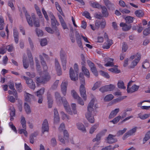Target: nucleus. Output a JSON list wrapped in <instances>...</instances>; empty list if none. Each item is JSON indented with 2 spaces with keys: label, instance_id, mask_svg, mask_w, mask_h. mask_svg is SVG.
Segmentation results:
<instances>
[{
  "label": "nucleus",
  "instance_id": "1",
  "mask_svg": "<svg viewBox=\"0 0 150 150\" xmlns=\"http://www.w3.org/2000/svg\"><path fill=\"white\" fill-rule=\"evenodd\" d=\"M95 100L92 99L88 104L87 107V112L86 113V118L91 123H93L94 122V118L92 115V112L93 111L94 105Z\"/></svg>",
  "mask_w": 150,
  "mask_h": 150
},
{
  "label": "nucleus",
  "instance_id": "2",
  "mask_svg": "<svg viewBox=\"0 0 150 150\" xmlns=\"http://www.w3.org/2000/svg\"><path fill=\"white\" fill-rule=\"evenodd\" d=\"M23 9L24 11V12L25 14L27 20L29 25L30 26H33V20L35 26L36 27H39L40 26L39 21L38 20H36L35 14L33 13L31 14V18L30 15L25 10V8L23 7Z\"/></svg>",
  "mask_w": 150,
  "mask_h": 150
},
{
  "label": "nucleus",
  "instance_id": "3",
  "mask_svg": "<svg viewBox=\"0 0 150 150\" xmlns=\"http://www.w3.org/2000/svg\"><path fill=\"white\" fill-rule=\"evenodd\" d=\"M54 96L55 101L57 104L60 105L62 101L65 109L67 111L68 108H69V105L66 98L64 97H61L60 94L58 92H55Z\"/></svg>",
  "mask_w": 150,
  "mask_h": 150
},
{
  "label": "nucleus",
  "instance_id": "4",
  "mask_svg": "<svg viewBox=\"0 0 150 150\" xmlns=\"http://www.w3.org/2000/svg\"><path fill=\"white\" fill-rule=\"evenodd\" d=\"M20 123L23 128L19 129V133L20 134H23L26 137L28 136V132L26 131V121L25 118L23 116L21 117Z\"/></svg>",
  "mask_w": 150,
  "mask_h": 150
},
{
  "label": "nucleus",
  "instance_id": "5",
  "mask_svg": "<svg viewBox=\"0 0 150 150\" xmlns=\"http://www.w3.org/2000/svg\"><path fill=\"white\" fill-rule=\"evenodd\" d=\"M135 58V59L132 62L131 67V68H133L139 62L141 58V54L139 53H137L136 54L132 56L130 59H133Z\"/></svg>",
  "mask_w": 150,
  "mask_h": 150
},
{
  "label": "nucleus",
  "instance_id": "6",
  "mask_svg": "<svg viewBox=\"0 0 150 150\" xmlns=\"http://www.w3.org/2000/svg\"><path fill=\"white\" fill-rule=\"evenodd\" d=\"M132 82V81H130L127 86V91L128 93H132L137 91L139 88V86L136 84L133 85L131 88H129V86Z\"/></svg>",
  "mask_w": 150,
  "mask_h": 150
},
{
  "label": "nucleus",
  "instance_id": "7",
  "mask_svg": "<svg viewBox=\"0 0 150 150\" xmlns=\"http://www.w3.org/2000/svg\"><path fill=\"white\" fill-rule=\"evenodd\" d=\"M137 127H134L131 129L129 130L122 137V139L125 140L129 136L132 135H134L135 134Z\"/></svg>",
  "mask_w": 150,
  "mask_h": 150
},
{
  "label": "nucleus",
  "instance_id": "8",
  "mask_svg": "<svg viewBox=\"0 0 150 150\" xmlns=\"http://www.w3.org/2000/svg\"><path fill=\"white\" fill-rule=\"evenodd\" d=\"M21 78L25 80L26 83L31 89H35V84L32 79L24 76H22Z\"/></svg>",
  "mask_w": 150,
  "mask_h": 150
},
{
  "label": "nucleus",
  "instance_id": "9",
  "mask_svg": "<svg viewBox=\"0 0 150 150\" xmlns=\"http://www.w3.org/2000/svg\"><path fill=\"white\" fill-rule=\"evenodd\" d=\"M60 58L63 66V70H65L66 69L67 56L65 53H61L60 54Z\"/></svg>",
  "mask_w": 150,
  "mask_h": 150
},
{
  "label": "nucleus",
  "instance_id": "10",
  "mask_svg": "<svg viewBox=\"0 0 150 150\" xmlns=\"http://www.w3.org/2000/svg\"><path fill=\"white\" fill-rule=\"evenodd\" d=\"M43 57L45 58H47V56L44 53L42 54V55H40V58L41 60V62L42 66L44 71H46L48 69V67L45 62L43 60Z\"/></svg>",
  "mask_w": 150,
  "mask_h": 150
},
{
  "label": "nucleus",
  "instance_id": "11",
  "mask_svg": "<svg viewBox=\"0 0 150 150\" xmlns=\"http://www.w3.org/2000/svg\"><path fill=\"white\" fill-rule=\"evenodd\" d=\"M49 129V126L47 120L45 119L42 124V131L43 133L45 132H48Z\"/></svg>",
  "mask_w": 150,
  "mask_h": 150
},
{
  "label": "nucleus",
  "instance_id": "12",
  "mask_svg": "<svg viewBox=\"0 0 150 150\" xmlns=\"http://www.w3.org/2000/svg\"><path fill=\"white\" fill-rule=\"evenodd\" d=\"M79 91L80 95L84 100H86L87 99V96L86 94V91L84 87V85L81 84L80 87Z\"/></svg>",
  "mask_w": 150,
  "mask_h": 150
},
{
  "label": "nucleus",
  "instance_id": "13",
  "mask_svg": "<svg viewBox=\"0 0 150 150\" xmlns=\"http://www.w3.org/2000/svg\"><path fill=\"white\" fill-rule=\"evenodd\" d=\"M42 79V78L41 77L37 78V83H45L49 81L50 79V77L48 74L46 73L45 75L43 77V79L40 80V79Z\"/></svg>",
  "mask_w": 150,
  "mask_h": 150
},
{
  "label": "nucleus",
  "instance_id": "14",
  "mask_svg": "<svg viewBox=\"0 0 150 150\" xmlns=\"http://www.w3.org/2000/svg\"><path fill=\"white\" fill-rule=\"evenodd\" d=\"M64 138H63L60 135H59L58 137L59 140L62 143L64 144L65 143V141L67 140L69 138V134L67 131L66 130L64 131Z\"/></svg>",
  "mask_w": 150,
  "mask_h": 150
},
{
  "label": "nucleus",
  "instance_id": "15",
  "mask_svg": "<svg viewBox=\"0 0 150 150\" xmlns=\"http://www.w3.org/2000/svg\"><path fill=\"white\" fill-rule=\"evenodd\" d=\"M69 108H68L67 111L65 109L66 111L70 114L72 115L74 114V115L76 114H77V110L76 109V105L75 103H72L71 104V107L72 110V112L70 111V110L69 108Z\"/></svg>",
  "mask_w": 150,
  "mask_h": 150
},
{
  "label": "nucleus",
  "instance_id": "16",
  "mask_svg": "<svg viewBox=\"0 0 150 150\" xmlns=\"http://www.w3.org/2000/svg\"><path fill=\"white\" fill-rule=\"evenodd\" d=\"M78 75H76V72L74 73L72 68H70L69 70V75L71 79L73 81H75L78 79Z\"/></svg>",
  "mask_w": 150,
  "mask_h": 150
},
{
  "label": "nucleus",
  "instance_id": "17",
  "mask_svg": "<svg viewBox=\"0 0 150 150\" xmlns=\"http://www.w3.org/2000/svg\"><path fill=\"white\" fill-rule=\"evenodd\" d=\"M67 83L66 82H63L61 85V90L63 94L65 96L67 93Z\"/></svg>",
  "mask_w": 150,
  "mask_h": 150
},
{
  "label": "nucleus",
  "instance_id": "18",
  "mask_svg": "<svg viewBox=\"0 0 150 150\" xmlns=\"http://www.w3.org/2000/svg\"><path fill=\"white\" fill-rule=\"evenodd\" d=\"M47 99L48 100V108H51L52 107L53 100L51 95L49 93H47Z\"/></svg>",
  "mask_w": 150,
  "mask_h": 150
},
{
  "label": "nucleus",
  "instance_id": "19",
  "mask_svg": "<svg viewBox=\"0 0 150 150\" xmlns=\"http://www.w3.org/2000/svg\"><path fill=\"white\" fill-rule=\"evenodd\" d=\"M112 44V40L108 39L103 44V49H108L110 47V46Z\"/></svg>",
  "mask_w": 150,
  "mask_h": 150
},
{
  "label": "nucleus",
  "instance_id": "20",
  "mask_svg": "<svg viewBox=\"0 0 150 150\" xmlns=\"http://www.w3.org/2000/svg\"><path fill=\"white\" fill-rule=\"evenodd\" d=\"M54 122L55 123H58L59 121V117L57 110L56 108L54 109Z\"/></svg>",
  "mask_w": 150,
  "mask_h": 150
},
{
  "label": "nucleus",
  "instance_id": "21",
  "mask_svg": "<svg viewBox=\"0 0 150 150\" xmlns=\"http://www.w3.org/2000/svg\"><path fill=\"white\" fill-rule=\"evenodd\" d=\"M105 62L106 63L105 64L106 67H111L114 65V59L110 58H107L105 59Z\"/></svg>",
  "mask_w": 150,
  "mask_h": 150
},
{
  "label": "nucleus",
  "instance_id": "22",
  "mask_svg": "<svg viewBox=\"0 0 150 150\" xmlns=\"http://www.w3.org/2000/svg\"><path fill=\"white\" fill-rule=\"evenodd\" d=\"M115 136L109 134L107 138V142L109 144H112L115 142L117 141L116 139L115 138Z\"/></svg>",
  "mask_w": 150,
  "mask_h": 150
},
{
  "label": "nucleus",
  "instance_id": "23",
  "mask_svg": "<svg viewBox=\"0 0 150 150\" xmlns=\"http://www.w3.org/2000/svg\"><path fill=\"white\" fill-rule=\"evenodd\" d=\"M51 23L52 27L53 28L56 27L57 26L59 25V23L57 22L55 17L52 14L51 17Z\"/></svg>",
  "mask_w": 150,
  "mask_h": 150
},
{
  "label": "nucleus",
  "instance_id": "24",
  "mask_svg": "<svg viewBox=\"0 0 150 150\" xmlns=\"http://www.w3.org/2000/svg\"><path fill=\"white\" fill-rule=\"evenodd\" d=\"M24 96L25 97V100L27 102H29L34 98V96L28 93H25Z\"/></svg>",
  "mask_w": 150,
  "mask_h": 150
},
{
  "label": "nucleus",
  "instance_id": "25",
  "mask_svg": "<svg viewBox=\"0 0 150 150\" xmlns=\"http://www.w3.org/2000/svg\"><path fill=\"white\" fill-rule=\"evenodd\" d=\"M76 126L78 129L81 131L83 132H86V129L84 125L82 123L78 122L76 124Z\"/></svg>",
  "mask_w": 150,
  "mask_h": 150
},
{
  "label": "nucleus",
  "instance_id": "26",
  "mask_svg": "<svg viewBox=\"0 0 150 150\" xmlns=\"http://www.w3.org/2000/svg\"><path fill=\"white\" fill-rule=\"evenodd\" d=\"M10 120L11 121H12L14 120V117L16 115L15 110L13 107H11L10 108Z\"/></svg>",
  "mask_w": 150,
  "mask_h": 150
},
{
  "label": "nucleus",
  "instance_id": "27",
  "mask_svg": "<svg viewBox=\"0 0 150 150\" xmlns=\"http://www.w3.org/2000/svg\"><path fill=\"white\" fill-rule=\"evenodd\" d=\"M81 70L83 72L84 75L88 78H89L90 77V74L88 70L85 67L84 65H83L82 66Z\"/></svg>",
  "mask_w": 150,
  "mask_h": 150
},
{
  "label": "nucleus",
  "instance_id": "28",
  "mask_svg": "<svg viewBox=\"0 0 150 150\" xmlns=\"http://www.w3.org/2000/svg\"><path fill=\"white\" fill-rule=\"evenodd\" d=\"M13 36L15 43L16 44L18 43L19 40V34L16 28L13 29Z\"/></svg>",
  "mask_w": 150,
  "mask_h": 150
},
{
  "label": "nucleus",
  "instance_id": "29",
  "mask_svg": "<svg viewBox=\"0 0 150 150\" xmlns=\"http://www.w3.org/2000/svg\"><path fill=\"white\" fill-rule=\"evenodd\" d=\"M120 26L122 27V30L125 31H127L129 30L131 28V25H127L125 23H121L120 24Z\"/></svg>",
  "mask_w": 150,
  "mask_h": 150
},
{
  "label": "nucleus",
  "instance_id": "30",
  "mask_svg": "<svg viewBox=\"0 0 150 150\" xmlns=\"http://www.w3.org/2000/svg\"><path fill=\"white\" fill-rule=\"evenodd\" d=\"M119 111V108H117L112 110L110 113L109 116V118L112 119L115 117Z\"/></svg>",
  "mask_w": 150,
  "mask_h": 150
},
{
  "label": "nucleus",
  "instance_id": "31",
  "mask_svg": "<svg viewBox=\"0 0 150 150\" xmlns=\"http://www.w3.org/2000/svg\"><path fill=\"white\" fill-rule=\"evenodd\" d=\"M98 127L99 124H96L92 126L89 129V133L91 134L93 133Z\"/></svg>",
  "mask_w": 150,
  "mask_h": 150
},
{
  "label": "nucleus",
  "instance_id": "32",
  "mask_svg": "<svg viewBox=\"0 0 150 150\" xmlns=\"http://www.w3.org/2000/svg\"><path fill=\"white\" fill-rule=\"evenodd\" d=\"M106 23L105 20H103L101 22L99 21H96L95 23V25L96 26H99L100 25L102 28H104L105 26Z\"/></svg>",
  "mask_w": 150,
  "mask_h": 150
},
{
  "label": "nucleus",
  "instance_id": "33",
  "mask_svg": "<svg viewBox=\"0 0 150 150\" xmlns=\"http://www.w3.org/2000/svg\"><path fill=\"white\" fill-rule=\"evenodd\" d=\"M104 134L103 132H100L96 136V138L93 139V142L99 141L100 140L101 137L104 135Z\"/></svg>",
  "mask_w": 150,
  "mask_h": 150
},
{
  "label": "nucleus",
  "instance_id": "34",
  "mask_svg": "<svg viewBox=\"0 0 150 150\" xmlns=\"http://www.w3.org/2000/svg\"><path fill=\"white\" fill-rule=\"evenodd\" d=\"M115 68H110L108 69V71L112 73H115L116 74L119 73L120 72V71L119 70L117 67H118V66L117 65H115L113 66Z\"/></svg>",
  "mask_w": 150,
  "mask_h": 150
},
{
  "label": "nucleus",
  "instance_id": "35",
  "mask_svg": "<svg viewBox=\"0 0 150 150\" xmlns=\"http://www.w3.org/2000/svg\"><path fill=\"white\" fill-rule=\"evenodd\" d=\"M150 116V114H142L140 113L138 114V117L140 119L144 120L148 118Z\"/></svg>",
  "mask_w": 150,
  "mask_h": 150
},
{
  "label": "nucleus",
  "instance_id": "36",
  "mask_svg": "<svg viewBox=\"0 0 150 150\" xmlns=\"http://www.w3.org/2000/svg\"><path fill=\"white\" fill-rule=\"evenodd\" d=\"M23 63L24 67L26 69L28 68L29 66V64L27 60L26 57L24 56L23 58Z\"/></svg>",
  "mask_w": 150,
  "mask_h": 150
},
{
  "label": "nucleus",
  "instance_id": "37",
  "mask_svg": "<svg viewBox=\"0 0 150 150\" xmlns=\"http://www.w3.org/2000/svg\"><path fill=\"white\" fill-rule=\"evenodd\" d=\"M102 9V13L104 17H107L108 15V13L106 8L104 6L101 7Z\"/></svg>",
  "mask_w": 150,
  "mask_h": 150
},
{
  "label": "nucleus",
  "instance_id": "38",
  "mask_svg": "<svg viewBox=\"0 0 150 150\" xmlns=\"http://www.w3.org/2000/svg\"><path fill=\"white\" fill-rule=\"evenodd\" d=\"M114 98V96L112 94H109L106 95L104 98L105 101H109L112 100Z\"/></svg>",
  "mask_w": 150,
  "mask_h": 150
},
{
  "label": "nucleus",
  "instance_id": "39",
  "mask_svg": "<svg viewBox=\"0 0 150 150\" xmlns=\"http://www.w3.org/2000/svg\"><path fill=\"white\" fill-rule=\"evenodd\" d=\"M118 87L120 88L125 89L126 87L124 86L123 82L121 80L119 81L117 83Z\"/></svg>",
  "mask_w": 150,
  "mask_h": 150
},
{
  "label": "nucleus",
  "instance_id": "40",
  "mask_svg": "<svg viewBox=\"0 0 150 150\" xmlns=\"http://www.w3.org/2000/svg\"><path fill=\"white\" fill-rule=\"evenodd\" d=\"M101 84V82L100 81H98L96 82L94 84L93 87L92 88V90L94 91L98 88L99 87Z\"/></svg>",
  "mask_w": 150,
  "mask_h": 150
},
{
  "label": "nucleus",
  "instance_id": "41",
  "mask_svg": "<svg viewBox=\"0 0 150 150\" xmlns=\"http://www.w3.org/2000/svg\"><path fill=\"white\" fill-rule=\"evenodd\" d=\"M34 6L36 11L37 12V13L38 15L39 16V17L40 18H42V15L39 7L36 4H35Z\"/></svg>",
  "mask_w": 150,
  "mask_h": 150
},
{
  "label": "nucleus",
  "instance_id": "42",
  "mask_svg": "<svg viewBox=\"0 0 150 150\" xmlns=\"http://www.w3.org/2000/svg\"><path fill=\"white\" fill-rule=\"evenodd\" d=\"M90 4L91 6L94 8H99L101 7L99 4L96 2L91 1L90 2Z\"/></svg>",
  "mask_w": 150,
  "mask_h": 150
},
{
  "label": "nucleus",
  "instance_id": "43",
  "mask_svg": "<svg viewBox=\"0 0 150 150\" xmlns=\"http://www.w3.org/2000/svg\"><path fill=\"white\" fill-rule=\"evenodd\" d=\"M71 94L73 97L76 100H77L79 98H80V97L76 92L74 90H72L71 91Z\"/></svg>",
  "mask_w": 150,
  "mask_h": 150
},
{
  "label": "nucleus",
  "instance_id": "44",
  "mask_svg": "<svg viewBox=\"0 0 150 150\" xmlns=\"http://www.w3.org/2000/svg\"><path fill=\"white\" fill-rule=\"evenodd\" d=\"M105 86L107 91H112L115 88V86L112 84H110L108 85H106Z\"/></svg>",
  "mask_w": 150,
  "mask_h": 150
},
{
  "label": "nucleus",
  "instance_id": "45",
  "mask_svg": "<svg viewBox=\"0 0 150 150\" xmlns=\"http://www.w3.org/2000/svg\"><path fill=\"white\" fill-rule=\"evenodd\" d=\"M135 14L137 16L139 17H142L144 15V13L141 10L136 11L135 12Z\"/></svg>",
  "mask_w": 150,
  "mask_h": 150
},
{
  "label": "nucleus",
  "instance_id": "46",
  "mask_svg": "<svg viewBox=\"0 0 150 150\" xmlns=\"http://www.w3.org/2000/svg\"><path fill=\"white\" fill-rule=\"evenodd\" d=\"M104 1L105 5L109 8L113 6V4L111 3L108 0H104Z\"/></svg>",
  "mask_w": 150,
  "mask_h": 150
},
{
  "label": "nucleus",
  "instance_id": "47",
  "mask_svg": "<svg viewBox=\"0 0 150 150\" xmlns=\"http://www.w3.org/2000/svg\"><path fill=\"white\" fill-rule=\"evenodd\" d=\"M134 18L131 16H128L125 18V20L127 23H130L133 22Z\"/></svg>",
  "mask_w": 150,
  "mask_h": 150
},
{
  "label": "nucleus",
  "instance_id": "48",
  "mask_svg": "<svg viewBox=\"0 0 150 150\" xmlns=\"http://www.w3.org/2000/svg\"><path fill=\"white\" fill-rule=\"evenodd\" d=\"M24 108L25 112L27 114H28L30 113L31 111L30 109V108L28 104L26 103H25Z\"/></svg>",
  "mask_w": 150,
  "mask_h": 150
},
{
  "label": "nucleus",
  "instance_id": "49",
  "mask_svg": "<svg viewBox=\"0 0 150 150\" xmlns=\"http://www.w3.org/2000/svg\"><path fill=\"white\" fill-rule=\"evenodd\" d=\"M100 74L104 77L107 79L110 78V76L108 73L103 71H100Z\"/></svg>",
  "mask_w": 150,
  "mask_h": 150
},
{
  "label": "nucleus",
  "instance_id": "50",
  "mask_svg": "<svg viewBox=\"0 0 150 150\" xmlns=\"http://www.w3.org/2000/svg\"><path fill=\"white\" fill-rule=\"evenodd\" d=\"M27 54L29 58L30 65H33V59L32 54L30 51H28Z\"/></svg>",
  "mask_w": 150,
  "mask_h": 150
},
{
  "label": "nucleus",
  "instance_id": "51",
  "mask_svg": "<svg viewBox=\"0 0 150 150\" xmlns=\"http://www.w3.org/2000/svg\"><path fill=\"white\" fill-rule=\"evenodd\" d=\"M45 89L42 88L40 90L37 91L36 92L37 96L38 97L42 96L44 92Z\"/></svg>",
  "mask_w": 150,
  "mask_h": 150
},
{
  "label": "nucleus",
  "instance_id": "52",
  "mask_svg": "<svg viewBox=\"0 0 150 150\" xmlns=\"http://www.w3.org/2000/svg\"><path fill=\"white\" fill-rule=\"evenodd\" d=\"M55 4L57 10L58 11H59L61 14H62V11L60 6L57 2H56Z\"/></svg>",
  "mask_w": 150,
  "mask_h": 150
},
{
  "label": "nucleus",
  "instance_id": "53",
  "mask_svg": "<svg viewBox=\"0 0 150 150\" xmlns=\"http://www.w3.org/2000/svg\"><path fill=\"white\" fill-rule=\"evenodd\" d=\"M127 97L126 96H123L114 99L113 100V103H116L119 102L121 100H123V99Z\"/></svg>",
  "mask_w": 150,
  "mask_h": 150
},
{
  "label": "nucleus",
  "instance_id": "54",
  "mask_svg": "<svg viewBox=\"0 0 150 150\" xmlns=\"http://www.w3.org/2000/svg\"><path fill=\"white\" fill-rule=\"evenodd\" d=\"M62 118L63 120L67 119L69 120L70 119V117L69 116H67L65 114L64 112H60Z\"/></svg>",
  "mask_w": 150,
  "mask_h": 150
},
{
  "label": "nucleus",
  "instance_id": "55",
  "mask_svg": "<svg viewBox=\"0 0 150 150\" xmlns=\"http://www.w3.org/2000/svg\"><path fill=\"white\" fill-rule=\"evenodd\" d=\"M150 138V131L147 132L145 135V137L143 139L144 143L147 141Z\"/></svg>",
  "mask_w": 150,
  "mask_h": 150
},
{
  "label": "nucleus",
  "instance_id": "56",
  "mask_svg": "<svg viewBox=\"0 0 150 150\" xmlns=\"http://www.w3.org/2000/svg\"><path fill=\"white\" fill-rule=\"evenodd\" d=\"M122 52H126L127 50L128 47L127 44L125 42H123L122 43Z\"/></svg>",
  "mask_w": 150,
  "mask_h": 150
},
{
  "label": "nucleus",
  "instance_id": "57",
  "mask_svg": "<svg viewBox=\"0 0 150 150\" xmlns=\"http://www.w3.org/2000/svg\"><path fill=\"white\" fill-rule=\"evenodd\" d=\"M13 91H12L10 90H9L8 91V93L9 95H13L16 99L18 98L17 93L16 91L15 90H13Z\"/></svg>",
  "mask_w": 150,
  "mask_h": 150
},
{
  "label": "nucleus",
  "instance_id": "58",
  "mask_svg": "<svg viewBox=\"0 0 150 150\" xmlns=\"http://www.w3.org/2000/svg\"><path fill=\"white\" fill-rule=\"evenodd\" d=\"M121 117L120 116H118L112 120L110 121V122H112L113 124H115L117 123L121 119Z\"/></svg>",
  "mask_w": 150,
  "mask_h": 150
},
{
  "label": "nucleus",
  "instance_id": "59",
  "mask_svg": "<svg viewBox=\"0 0 150 150\" xmlns=\"http://www.w3.org/2000/svg\"><path fill=\"white\" fill-rule=\"evenodd\" d=\"M47 40L45 38H44L40 40V44L42 46H45L47 45Z\"/></svg>",
  "mask_w": 150,
  "mask_h": 150
},
{
  "label": "nucleus",
  "instance_id": "60",
  "mask_svg": "<svg viewBox=\"0 0 150 150\" xmlns=\"http://www.w3.org/2000/svg\"><path fill=\"white\" fill-rule=\"evenodd\" d=\"M9 125L11 129L14 131L16 133H17V130L16 129L15 126L13 125L12 122H9Z\"/></svg>",
  "mask_w": 150,
  "mask_h": 150
},
{
  "label": "nucleus",
  "instance_id": "61",
  "mask_svg": "<svg viewBox=\"0 0 150 150\" xmlns=\"http://www.w3.org/2000/svg\"><path fill=\"white\" fill-rule=\"evenodd\" d=\"M35 61L36 65V69L37 70H39L40 68V66L39 61L37 58H35Z\"/></svg>",
  "mask_w": 150,
  "mask_h": 150
},
{
  "label": "nucleus",
  "instance_id": "62",
  "mask_svg": "<svg viewBox=\"0 0 150 150\" xmlns=\"http://www.w3.org/2000/svg\"><path fill=\"white\" fill-rule=\"evenodd\" d=\"M15 86L18 91L19 92H21L22 90V86L21 83H16Z\"/></svg>",
  "mask_w": 150,
  "mask_h": 150
},
{
  "label": "nucleus",
  "instance_id": "63",
  "mask_svg": "<svg viewBox=\"0 0 150 150\" xmlns=\"http://www.w3.org/2000/svg\"><path fill=\"white\" fill-rule=\"evenodd\" d=\"M127 129L124 128L122 130H120L117 133V136H120L123 134L127 130Z\"/></svg>",
  "mask_w": 150,
  "mask_h": 150
},
{
  "label": "nucleus",
  "instance_id": "64",
  "mask_svg": "<svg viewBox=\"0 0 150 150\" xmlns=\"http://www.w3.org/2000/svg\"><path fill=\"white\" fill-rule=\"evenodd\" d=\"M7 97L8 100L12 103H14L16 99H17V98L16 99L15 97H14L11 96H8Z\"/></svg>",
  "mask_w": 150,
  "mask_h": 150
}]
</instances>
